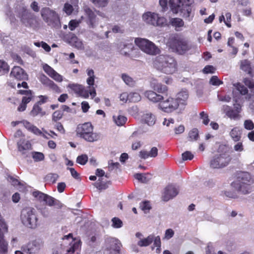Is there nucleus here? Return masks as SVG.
Wrapping results in <instances>:
<instances>
[{
    "mask_svg": "<svg viewBox=\"0 0 254 254\" xmlns=\"http://www.w3.org/2000/svg\"><path fill=\"white\" fill-rule=\"evenodd\" d=\"M144 94L150 101L154 103H158V109L164 113L170 114L178 110L179 112H181L179 104L175 97H165L152 90L146 91Z\"/></svg>",
    "mask_w": 254,
    "mask_h": 254,
    "instance_id": "obj_1",
    "label": "nucleus"
},
{
    "mask_svg": "<svg viewBox=\"0 0 254 254\" xmlns=\"http://www.w3.org/2000/svg\"><path fill=\"white\" fill-rule=\"evenodd\" d=\"M153 66L157 70L167 74H173L177 70V62L168 55L157 56L153 61Z\"/></svg>",
    "mask_w": 254,
    "mask_h": 254,
    "instance_id": "obj_2",
    "label": "nucleus"
},
{
    "mask_svg": "<svg viewBox=\"0 0 254 254\" xmlns=\"http://www.w3.org/2000/svg\"><path fill=\"white\" fill-rule=\"evenodd\" d=\"M15 11L21 23L25 26L33 29L39 26V22L36 16L27 9L24 4L16 6Z\"/></svg>",
    "mask_w": 254,
    "mask_h": 254,
    "instance_id": "obj_3",
    "label": "nucleus"
},
{
    "mask_svg": "<svg viewBox=\"0 0 254 254\" xmlns=\"http://www.w3.org/2000/svg\"><path fill=\"white\" fill-rule=\"evenodd\" d=\"M254 183V177L248 172L240 175L238 180L232 183V186L237 190L246 194L252 191V185Z\"/></svg>",
    "mask_w": 254,
    "mask_h": 254,
    "instance_id": "obj_4",
    "label": "nucleus"
},
{
    "mask_svg": "<svg viewBox=\"0 0 254 254\" xmlns=\"http://www.w3.org/2000/svg\"><path fill=\"white\" fill-rule=\"evenodd\" d=\"M169 4L172 11L174 13L180 12L181 15L184 18L191 20V6L189 0H170Z\"/></svg>",
    "mask_w": 254,
    "mask_h": 254,
    "instance_id": "obj_5",
    "label": "nucleus"
},
{
    "mask_svg": "<svg viewBox=\"0 0 254 254\" xmlns=\"http://www.w3.org/2000/svg\"><path fill=\"white\" fill-rule=\"evenodd\" d=\"M76 131L78 135L87 141L94 142L100 138V135L93 132V127L90 123L79 125Z\"/></svg>",
    "mask_w": 254,
    "mask_h": 254,
    "instance_id": "obj_6",
    "label": "nucleus"
},
{
    "mask_svg": "<svg viewBox=\"0 0 254 254\" xmlns=\"http://www.w3.org/2000/svg\"><path fill=\"white\" fill-rule=\"evenodd\" d=\"M21 220L23 224L31 229L38 225V218L35 209L31 207L23 209L21 212Z\"/></svg>",
    "mask_w": 254,
    "mask_h": 254,
    "instance_id": "obj_7",
    "label": "nucleus"
},
{
    "mask_svg": "<svg viewBox=\"0 0 254 254\" xmlns=\"http://www.w3.org/2000/svg\"><path fill=\"white\" fill-rule=\"evenodd\" d=\"M41 15L48 25L56 29L61 27L59 16L55 10L49 7H44L41 10Z\"/></svg>",
    "mask_w": 254,
    "mask_h": 254,
    "instance_id": "obj_8",
    "label": "nucleus"
},
{
    "mask_svg": "<svg viewBox=\"0 0 254 254\" xmlns=\"http://www.w3.org/2000/svg\"><path fill=\"white\" fill-rule=\"evenodd\" d=\"M170 46L173 51L180 55H183L191 49H195L194 45L181 37H176L172 39Z\"/></svg>",
    "mask_w": 254,
    "mask_h": 254,
    "instance_id": "obj_9",
    "label": "nucleus"
},
{
    "mask_svg": "<svg viewBox=\"0 0 254 254\" xmlns=\"http://www.w3.org/2000/svg\"><path fill=\"white\" fill-rule=\"evenodd\" d=\"M142 20L146 24L156 27H164L168 25L167 19L158 13L148 11L142 15Z\"/></svg>",
    "mask_w": 254,
    "mask_h": 254,
    "instance_id": "obj_10",
    "label": "nucleus"
},
{
    "mask_svg": "<svg viewBox=\"0 0 254 254\" xmlns=\"http://www.w3.org/2000/svg\"><path fill=\"white\" fill-rule=\"evenodd\" d=\"M134 43L142 52L148 55H155L159 52L158 48L146 39L137 38L135 39Z\"/></svg>",
    "mask_w": 254,
    "mask_h": 254,
    "instance_id": "obj_11",
    "label": "nucleus"
},
{
    "mask_svg": "<svg viewBox=\"0 0 254 254\" xmlns=\"http://www.w3.org/2000/svg\"><path fill=\"white\" fill-rule=\"evenodd\" d=\"M231 158L227 153L217 154L213 156L210 162V166L213 169H222L226 167L230 162Z\"/></svg>",
    "mask_w": 254,
    "mask_h": 254,
    "instance_id": "obj_12",
    "label": "nucleus"
},
{
    "mask_svg": "<svg viewBox=\"0 0 254 254\" xmlns=\"http://www.w3.org/2000/svg\"><path fill=\"white\" fill-rule=\"evenodd\" d=\"M71 239L72 240L71 243H70V247L67 248L65 251L64 254H78L79 249L80 247V241L79 240H74L72 239V235L70 233L67 235H65L63 238L64 241L68 240ZM62 250L55 251L53 254H63Z\"/></svg>",
    "mask_w": 254,
    "mask_h": 254,
    "instance_id": "obj_13",
    "label": "nucleus"
},
{
    "mask_svg": "<svg viewBox=\"0 0 254 254\" xmlns=\"http://www.w3.org/2000/svg\"><path fill=\"white\" fill-rule=\"evenodd\" d=\"M33 195L40 201H44L50 206H56L58 208H61L63 206L62 203L58 200L47 194L40 191H35L33 192Z\"/></svg>",
    "mask_w": 254,
    "mask_h": 254,
    "instance_id": "obj_14",
    "label": "nucleus"
},
{
    "mask_svg": "<svg viewBox=\"0 0 254 254\" xmlns=\"http://www.w3.org/2000/svg\"><path fill=\"white\" fill-rule=\"evenodd\" d=\"M106 247L111 252L110 254H120L122 244L120 241L114 238H107L105 240Z\"/></svg>",
    "mask_w": 254,
    "mask_h": 254,
    "instance_id": "obj_15",
    "label": "nucleus"
},
{
    "mask_svg": "<svg viewBox=\"0 0 254 254\" xmlns=\"http://www.w3.org/2000/svg\"><path fill=\"white\" fill-rule=\"evenodd\" d=\"M179 191L178 187L174 185H169L165 188L162 198L164 201H168L176 196L179 193Z\"/></svg>",
    "mask_w": 254,
    "mask_h": 254,
    "instance_id": "obj_16",
    "label": "nucleus"
},
{
    "mask_svg": "<svg viewBox=\"0 0 254 254\" xmlns=\"http://www.w3.org/2000/svg\"><path fill=\"white\" fill-rule=\"evenodd\" d=\"M68 87L72 89L78 96L83 98H88L90 94V90L87 87L80 84H69Z\"/></svg>",
    "mask_w": 254,
    "mask_h": 254,
    "instance_id": "obj_17",
    "label": "nucleus"
},
{
    "mask_svg": "<svg viewBox=\"0 0 254 254\" xmlns=\"http://www.w3.org/2000/svg\"><path fill=\"white\" fill-rule=\"evenodd\" d=\"M10 76L18 80H26L28 78L27 73L18 66H15L12 68Z\"/></svg>",
    "mask_w": 254,
    "mask_h": 254,
    "instance_id": "obj_18",
    "label": "nucleus"
},
{
    "mask_svg": "<svg viewBox=\"0 0 254 254\" xmlns=\"http://www.w3.org/2000/svg\"><path fill=\"white\" fill-rule=\"evenodd\" d=\"M43 247V243L40 240H35L28 244L27 246L23 248V251L29 254L37 253Z\"/></svg>",
    "mask_w": 254,
    "mask_h": 254,
    "instance_id": "obj_19",
    "label": "nucleus"
},
{
    "mask_svg": "<svg viewBox=\"0 0 254 254\" xmlns=\"http://www.w3.org/2000/svg\"><path fill=\"white\" fill-rule=\"evenodd\" d=\"M135 236L138 239L137 244L141 247L148 246L153 242L154 239V235L152 234L144 238L142 234L140 232H137Z\"/></svg>",
    "mask_w": 254,
    "mask_h": 254,
    "instance_id": "obj_20",
    "label": "nucleus"
},
{
    "mask_svg": "<svg viewBox=\"0 0 254 254\" xmlns=\"http://www.w3.org/2000/svg\"><path fill=\"white\" fill-rule=\"evenodd\" d=\"M118 49H119L121 54L127 56L129 52L132 51L134 49V46L132 41L130 40H126L125 41L121 42L118 45Z\"/></svg>",
    "mask_w": 254,
    "mask_h": 254,
    "instance_id": "obj_21",
    "label": "nucleus"
},
{
    "mask_svg": "<svg viewBox=\"0 0 254 254\" xmlns=\"http://www.w3.org/2000/svg\"><path fill=\"white\" fill-rule=\"evenodd\" d=\"M44 71L52 78L57 82H62L63 80V76L56 72L53 68L47 64H45L43 66Z\"/></svg>",
    "mask_w": 254,
    "mask_h": 254,
    "instance_id": "obj_22",
    "label": "nucleus"
},
{
    "mask_svg": "<svg viewBox=\"0 0 254 254\" xmlns=\"http://www.w3.org/2000/svg\"><path fill=\"white\" fill-rule=\"evenodd\" d=\"M188 97V92L187 90H183L177 94L176 97H175L179 104L180 112L184 109L185 106L187 105V100Z\"/></svg>",
    "mask_w": 254,
    "mask_h": 254,
    "instance_id": "obj_23",
    "label": "nucleus"
},
{
    "mask_svg": "<svg viewBox=\"0 0 254 254\" xmlns=\"http://www.w3.org/2000/svg\"><path fill=\"white\" fill-rule=\"evenodd\" d=\"M84 10L87 17V23L91 27H94L96 24V15L93 10L88 6L84 7Z\"/></svg>",
    "mask_w": 254,
    "mask_h": 254,
    "instance_id": "obj_24",
    "label": "nucleus"
},
{
    "mask_svg": "<svg viewBox=\"0 0 254 254\" xmlns=\"http://www.w3.org/2000/svg\"><path fill=\"white\" fill-rule=\"evenodd\" d=\"M158 155V149L156 147L151 148L149 151L145 150H141L139 152V157L143 159H146L149 157L155 158Z\"/></svg>",
    "mask_w": 254,
    "mask_h": 254,
    "instance_id": "obj_25",
    "label": "nucleus"
},
{
    "mask_svg": "<svg viewBox=\"0 0 254 254\" xmlns=\"http://www.w3.org/2000/svg\"><path fill=\"white\" fill-rule=\"evenodd\" d=\"M151 86L154 91L158 93H164L168 90V87L157 82L156 79H153L151 82Z\"/></svg>",
    "mask_w": 254,
    "mask_h": 254,
    "instance_id": "obj_26",
    "label": "nucleus"
},
{
    "mask_svg": "<svg viewBox=\"0 0 254 254\" xmlns=\"http://www.w3.org/2000/svg\"><path fill=\"white\" fill-rule=\"evenodd\" d=\"M17 146L18 151L23 154H25L26 151L30 150L31 147V144L30 142L24 139H21L17 142Z\"/></svg>",
    "mask_w": 254,
    "mask_h": 254,
    "instance_id": "obj_27",
    "label": "nucleus"
},
{
    "mask_svg": "<svg viewBox=\"0 0 254 254\" xmlns=\"http://www.w3.org/2000/svg\"><path fill=\"white\" fill-rule=\"evenodd\" d=\"M142 121L149 126H153L156 123L155 116L151 113H146L142 116Z\"/></svg>",
    "mask_w": 254,
    "mask_h": 254,
    "instance_id": "obj_28",
    "label": "nucleus"
},
{
    "mask_svg": "<svg viewBox=\"0 0 254 254\" xmlns=\"http://www.w3.org/2000/svg\"><path fill=\"white\" fill-rule=\"evenodd\" d=\"M229 135L235 142L240 140L242 135V130L239 127H234L230 131Z\"/></svg>",
    "mask_w": 254,
    "mask_h": 254,
    "instance_id": "obj_29",
    "label": "nucleus"
},
{
    "mask_svg": "<svg viewBox=\"0 0 254 254\" xmlns=\"http://www.w3.org/2000/svg\"><path fill=\"white\" fill-rule=\"evenodd\" d=\"M30 115L33 117L40 116L43 117L46 114L45 111H43L40 105L35 104L31 111Z\"/></svg>",
    "mask_w": 254,
    "mask_h": 254,
    "instance_id": "obj_30",
    "label": "nucleus"
},
{
    "mask_svg": "<svg viewBox=\"0 0 254 254\" xmlns=\"http://www.w3.org/2000/svg\"><path fill=\"white\" fill-rule=\"evenodd\" d=\"M87 83L89 85L88 88L90 90V95L93 99L96 95V92L95 87H93L95 82V77H88L86 80Z\"/></svg>",
    "mask_w": 254,
    "mask_h": 254,
    "instance_id": "obj_31",
    "label": "nucleus"
},
{
    "mask_svg": "<svg viewBox=\"0 0 254 254\" xmlns=\"http://www.w3.org/2000/svg\"><path fill=\"white\" fill-rule=\"evenodd\" d=\"M240 68L247 72L250 75H252V68L251 63L248 60H244L241 61Z\"/></svg>",
    "mask_w": 254,
    "mask_h": 254,
    "instance_id": "obj_32",
    "label": "nucleus"
},
{
    "mask_svg": "<svg viewBox=\"0 0 254 254\" xmlns=\"http://www.w3.org/2000/svg\"><path fill=\"white\" fill-rule=\"evenodd\" d=\"M70 44L78 50H83L84 46L82 41L76 36H72L70 40Z\"/></svg>",
    "mask_w": 254,
    "mask_h": 254,
    "instance_id": "obj_33",
    "label": "nucleus"
},
{
    "mask_svg": "<svg viewBox=\"0 0 254 254\" xmlns=\"http://www.w3.org/2000/svg\"><path fill=\"white\" fill-rule=\"evenodd\" d=\"M170 23L176 28V30H179L178 28L182 27L184 25V21L180 18H172L170 20Z\"/></svg>",
    "mask_w": 254,
    "mask_h": 254,
    "instance_id": "obj_34",
    "label": "nucleus"
},
{
    "mask_svg": "<svg viewBox=\"0 0 254 254\" xmlns=\"http://www.w3.org/2000/svg\"><path fill=\"white\" fill-rule=\"evenodd\" d=\"M113 119L114 123L118 126H123L127 121V118L122 115H114Z\"/></svg>",
    "mask_w": 254,
    "mask_h": 254,
    "instance_id": "obj_35",
    "label": "nucleus"
},
{
    "mask_svg": "<svg viewBox=\"0 0 254 254\" xmlns=\"http://www.w3.org/2000/svg\"><path fill=\"white\" fill-rule=\"evenodd\" d=\"M141 100V96L138 93L130 92L128 93V102H137Z\"/></svg>",
    "mask_w": 254,
    "mask_h": 254,
    "instance_id": "obj_36",
    "label": "nucleus"
},
{
    "mask_svg": "<svg viewBox=\"0 0 254 254\" xmlns=\"http://www.w3.org/2000/svg\"><path fill=\"white\" fill-rule=\"evenodd\" d=\"M96 6L98 7H106L109 2L108 0H90Z\"/></svg>",
    "mask_w": 254,
    "mask_h": 254,
    "instance_id": "obj_37",
    "label": "nucleus"
},
{
    "mask_svg": "<svg viewBox=\"0 0 254 254\" xmlns=\"http://www.w3.org/2000/svg\"><path fill=\"white\" fill-rule=\"evenodd\" d=\"M199 137L198 130L196 128H193L189 133V140H196Z\"/></svg>",
    "mask_w": 254,
    "mask_h": 254,
    "instance_id": "obj_38",
    "label": "nucleus"
},
{
    "mask_svg": "<svg viewBox=\"0 0 254 254\" xmlns=\"http://www.w3.org/2000/svg\"><path fill=\"white\" fill-rule=\"evenodd\" d=\"M8 244L4 240L0 241V254H7Z\"/></svg>",
    "mask_w": 254,
    "mask_h": 254,
    "instance_id": "obj_39",
    "label": "nucleus"
},
{
    "mask_svg": "<svg viewBox=\"0 0 254 254\" xmlns=\"http://www.w3.org/2000/svg\"><path fill=\"white\" fill-rule=\"evenodd\" d=\"M32 158L35 161L39 162L43 161L45 158V156L43 153L35 151L32 152Z\"/></svg>",
    "mask_w": 254,
    "mask_h": 254,
    "instance_id": "obj_40",
    "label": "nucleus"
},
{
    "mask_svg": "<svg viewBox=\"0 0 254 254\" xmlns=\"http://www.w3.org/2000/svg\"><path fill=\"white\" fill-rule=\"evenodd\" d=\"M39 79L40 81L46 87H48V86L52 81L43 74H40L39 75Z\"/></svg>",
    "mask_w": 254,
    "mask_h": 254,
    "instance_id": "obj_41",
    "label": "nucleus"
},
{
    "mask_svg": "<svg viewBox=\"0 0 254 254\" xmlns=\"http://www.w3.org/2000/svg\"><path fill=\"white\" fill-rule=\"evenodd\" d=\"M9 70V66L3 61L0 60V72L1 74L7 73Z\"/></svg>",
    "mask_w": 254,
    "mask_h": 254,
    "instance_id": "obj_42",
    "label": "nucleus"
},
{
    "mask_svg": "<svg viewBox=\"0 0 254 254\" xmlns=\"http://www.w3.org/2000/svg\"><path fill=\"white\" fill-rule=\"evenodd\" d=\"M236 89L240 92L242 95H246L248 92V90L244 85L238 83L235 85Z\"/></svg>",
    "mask_w": 254,
    "mask_h": 254,
    "instance_id": "obj_43",
    "label": "nucleus"
},
{
    "mask_svg": "<svg viewBox=\"0 0 254 254\" xmlns=\"http://www.w3.org/2000/svg\"><path fill=\"white\" fill-rule=\"evenodd\" d=\"M37 135H40L43 136L45 138L48 139V137L45 135V134L40 130L37 127L34 126L32 127L31 130L30 131Z\"/></svg>",
    "mask_w": 254,
    "mask_h": 254,
    "instance_id": "obj_44",
    "label": "nucleus"
},
{
    "mask_svg": "<svg viewBox=\"0 0 254 254\" xmlns=\"http://www.w3.org/2000/svg\"><path fill=\"white\" fill-rule=\"evenodd\" d=\"M8 180L9 182H10L12 185L14 186H19V189H22L24 188V185L19 182V181L17 179H14L12 177H9L8 178Z\"/></svg>",
    "mask_w": 254,
    "mask_h": 254,
    "instance_id": "obj_45",
    "label": "nucleus"
},
{
    "mask_svg": "<svg viewBox=\"0 0 254 254\" xmlns=\"http://www.w3.org/2000/svg\"><path fill=\"white\" fill-rule=\"evenodd\" d=\"M63 113L60 110L56 111L52 115V121L57 122L62 118Z\"/></svg>",
    "mask_w": 254,
    "mask_h": 254,
    "instance_id": "obj_46",
    "label": "nucleus"
},
{
    "mask_svg": "<svg viewBox=\"0 0 254 254\" xmlns=\"http://www.w3.org/2000/svg\"><path fill=\"white\" fill-rule=\"evenodd\" d=\"M122 78L126 84L129 86H132L134 84L133 79L128 75L126 74H123Z\"/></svg>",
    "mask_w": 254,
    "mask_h": 254,
    "instance_id": "obj_47",
    "label": "nucleus"
},
{
    "mask_svg": "<svg viewBox=\"0 0 254 254\" xmlns=\"http://www.w3.org/2000/svg\"><path fill=\"white\" fill-rule=\"evenodd\" d=\"M140 207L145 213H147L151 208L149 202L146 201L141 202L140 204Z\"/></svg>",
    "mask_w": 254,
    "mask_h": 254,
    "instance_id": "obj_48",
    "label": "nucleus"
},
{
    "mask_svg": "<svg viewBox=\"0 0 254 254\" xmlns=\"http://www.w3.org/2000/svg\"><path fill=\"white\" fill-rule=\"evenodd\" d=\"M88 161V156L86 155L82 154L78 156L76 159V162L78 164L84 165Z\"/></svg>",
    "mask_w": 254,
    "mask_h": 254,
    "instance_id": "obj_49",
    "label": "nucleus"
},
{
    "mask_svg": "<svg viewBox=\"0 0 254 254\" xmlns=\"http://www.w3.org/2000/svg\"><path fill=\"white\" fill-rule=\"evenodd\" d=\"M112 226L115 228H119L123 225L122 221L118 218L114 217L112 219Z\"/></svg>",
    "mask_w": 254,
    "mask_h": 254,
    "instance_id": "obj_50",
    "label": "nucleus"
},
{
    "mask_svg": "<svg viewBox=\"0 0 254 254\" xmlns=\"http://www.w3.org/2000/svg\"><path fill=\"white\" fill-rule=\"evenodd\" d=\"M134 178L142 183H146L149 180L146 177V175L144 174H135Z\"/></svg>",
    "mask_w": 254,
    "mask_h": 254,
    "instance_id": "obj_51",
    "label": "nucleus"
},
{
    "mask_svg": "<svg viewBox=\"0 0 254 254\" xmlns=\"http://www.w3.org/2000/svg\"><path fill=\"white\" fill-rule=\"evenodd\" d=\"M48 87L52 90L55 93H60L62 92V90L61 88L53 81H52L50 84L48 86Z\"/></svg>",
    "mask_w": 254,
    "mask_h": 254,
    "instance_id": "obj_52",
    "label": "nucleus"
},
{
    "mask_svg": "<svg viewBox=\"0 0 254 254\" xmlns=\"http://www.w3.org/2000/svg\"><path fill=\"white\" fill-rule=\"evenodd\" d=\"M94 185L99 190H105L107 188L106 184L102 182V178H99L98 180L95 183Z\"/></svg>",
    "mask_w": 254,
    "mask_h": 254,
    "instance_id": "obj_53",
    "label": "nucleus"
},
{
    "mask_svg": "<svg viewBox=\"0 0 254 254\" xmlns=\"http://www.w3.org/2000/svg\"><path fill=\"white\" fill-rule=\"evenodd\" d=\"M239 112L240 111H236L233 110H230L227 111L226 114L229 118L236 119L238 117Z\"/></svg>",
    "mask_w": 254,
    "mask_h": 254,
    "instance_id": "obj_54",
    "label": "nucleus"
},
{
    "mask_svg": "<svg viewBox=\"0 0 254 254\" xmlns=\"http://www.w3.org/2000/svg\"><path fill=\"white\" fill-rule=\"evenodd\" d=\"M244 82L246 86L252 90V91L254 92V81L251 79L246 78L244 79Z\"/></svg>",
    "mask_w": 254,
    "mask_h": 254,
    "instance_id": "obj_55",
    "label": "nucleus"
},
{
    "mask_svg": "<svg viewBox=\"0 0 254 254\" xmlns=\"http://www.w3.org/2000/svg\"><path fill=\"white\" fill-rule=\"evenodd\" d=\"M209 82L214 86H219L223 83V82L220 80L217 76H213L210 79Z\"/></svg>",
    "mask_w": 254,
    "mask_h": 254,
    "instance_id": "obj_56",
    "label": "nucleus"
},
{
    "mask_svg": "<svg viewBox=\"0 0 254 254\" xmlns=\"http://www.w3.org/2000/svg\"><path fill=\"white\" fill-rule=\"evenodd\" d=\"M245 128L248 130H252L254 128V124L251 120H247L244 122Z\"/></svg>",
    "mask_w": 254,
    "mask_h": 254,
    "instance_id": "obj_57",
    "label": "nucleus"
},
{
    "mask_svg": "<svg viewBox=\"0 0 254 254\" xmlns=\"http://www.w3.org/2000/svg\"><path fill=\"white\" fill-rule=\"evenodd\" d=\"M174 231L172 229H168L166 230L163 239L169 240L174 235Z\"/></svg>",
    "mask_w": 254,
    "mask_h": 254,
    "instance_id": "obj_58",
    "label": "nucleus"
},
{
    "mask_svg": "<svg viewBox=\"0 0 254 254\" xmlns=\"http://www.w3.org/2000/svg\"><path fill=\"white\" fill-rule=\"evenodd\" d=\"M200 118L202 120V123L205 125H208L209 122L208 114L205 113L204 111H203L200 113Z\"/></svg>",
    "mask_w": 254,
    "mask_h": 254,
    "instance_id": "obj_59",
    "label": "nucleus"
},
{
    "mask_svg": "<svg viewBox=\"0 0 254 254\" xmlns=\"http://www.w3.org/2000/svg\"><path fill=\"white\" fill-rule=\"evenodd\" d=\"M79 24V22L76 20H71L68 23V27L70 30H74Z\"/></svg>",
    "mask_w": 254,
    "mask_h": 254,
    "instance_id": "obj_60",
    "label": "nucleus"
},
{
    "mask_svg": "<svg viewBox=\"0 0 254 254\" xmlns=\"http://www.w3.org/2000/svg\"><path fill=\"white\" fill-rule=\"evenodd\" d=\"M63 10L67 15H69L73 11V7L71 4L66 3L64 5Z\"/></svg>",
    "mask_w": 254,
    "mask_h": 254,
    "instance_id": "obj_61",
    "label": "nucleus"
},
{
    "mask_svg": "<svg viewBox=\"0 0 254 254\" xmlns=\"http://www.w3.org/2000/svg\"><path fill=\"white\" fill-rule=\"evenodd\" d=\"M193 157V154L190 151H186L182 154V158L184 160H191Z\"/></svg>",
    "mask_w": 254,
    "mask_h": 254,
    "instance_id": "obj_62",
    "label": "nucleus"
},
{
    "mask_svg": "<svg viewBox=\"0 0 254 254\" xmlns=\"http://www.w3.org/2000/svg\"><path fill=\"white\" fill-rule=\"evenodd\" d=\"M234 149L237 152H242L244 151V148L243 143L238 142L234 146Z\"/></svg>",
    "mask_w": 254,
    "mask_h": 254,
    "instance_id": "obj_63",
    "label": "nucleus"
},
{
    "mask_svg": "<svg viewBox=\"0 0 254 254\" xmlns=\"http://www.w3.org/2000/svg\"><path fill=\"white\" fill-rule=\"evenodd\" d=\"M54 126L55 128L61 133L64 134L65 133V130L63 126L62 125L61 123L57 122Z\"/></svg>",
    "mask_w": 254,
    "mask_h": 254,
    "instance_id": "obj_64",
    "label": "nucleus"
}]
</instances>
